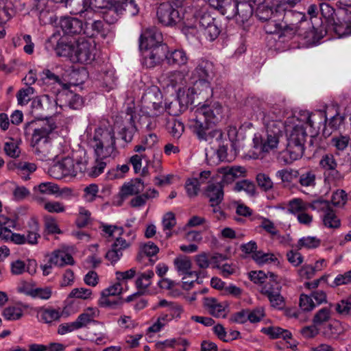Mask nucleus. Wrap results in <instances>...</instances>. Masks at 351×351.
<instances>
[{
    "label": "nucleus",
    "mask_w": 351,
    "mask_h": 351,
    "mask_svg": "<svg viewBox=\"0 0 351 351\" xmlns=\"http://www.w3.org/2000/svg\"><path fill=\"white\" fill-rule=\"evenodd\" d=\"M95 309L88 308L84 313H81L75 321L78 329L86 327L91 322H94L95 317Z\"/></svg>",
    "instance_id": "f704fd0d"
},
{
    "label": "nucleus",
    "mask_w": 351,
    "mask_h": 351,
    "mask_svg": "<svg viewBox=\"0 0 351 351\" xmlns=\"http://www.w3.org/2000/svg\"><path fill=\"white\" fill-rule=\"evenodd\" d=\"M154 273L149 270L141 274L136 280V286L138 289H146L151 285V279L154 277Z\"/></svg>",
    "instance_id": "a19ab883"
},
{
    "label": "nucleus",
    "mask_w": 351,
    "mask_h": 351,
    "mask_svg": "<svg viewBox=\"0 0 351 351\" xmlns=\"http://www.w3.org/2000/svg\"><path fill=\"white\" fill-rule=\"evenodd\" d=\"M279 123L272 121L267 125V138L261 140L260 145H256L257 148L263 152H269L277 147L279 143V135L281 132Z\"/></svg>",
    "instance_id": "2eb2a0df"
},
{
    "label": "nucleus",
    "mask_w": 351,
    "mask_h": 351,
    "mask_svg": "<svg viewBox=\"0 0 351 351\" xmlns=\"http://www.w3.org/2000/svg\"><path fill=\"white\" fill-rule=\"evenodd\" d=\"M298 182L301 186L313 189L316 185V175L313 171H307L301 173Z\"/></svg>",
    "instance_id": "4c0bfd02"
},
{
    "label": "nucleus",
    "mask_w": 351,
    "mask_h": 351,
    "mask_svg": "<svg viewBox=\"0 0 351 351\" xmlns=\"http://www.w3.org/2000/svg\"><path fill=\"white\" fill-rule=\"evenodd\" d=\"M37 187L41 193L47 195H61L64 191H71L69 189L65 188L60 192L58 185L49 182H42Z\"/></svg>",
    "instance_id": "e433bc0d"
},
{
    "label": "nucleus",
    "mask_w": 351,
    "mask_h": 351,
    "mask_svg": "<svg viewBox=\"0 0 351 351\" xmlns=\"http://www.w3.org/2000/svg\"><path fill=\"white\" fill-rule=\"evenodd\" d=\"M142 108L150 117H156L159 114L162 106V95L156 87L147 88L141 98Z\"/></svg>",
    "instance_id": "f8f14e48"
},
{
    "label": "nucleus",
    "mask_w": 351,
    "mask_h": 351,
    "mask_svg": "<svg viewBox=\"0 0 351 351\" xmlns=\"http://www.w3.org/2000/svg\"><path fill=\"white\" fill-rule=\"evenodd\" d=\"M271 306L276 309H282L285 306V301L280 292H276L267 298Z\"/></svg>",
    "instance_id": "680f3d73"
},
{
    "label": "nucleus",
    "mask_w": 351,
    "mask_h": 351,
    "mask_svg": "<svg viewBox=\"0 0 351 351\" xmlns=\"http://www.w3.org/2000/svg\"><path fill=\"white\" fill-rule=\"evenodd\" d=\"M38 319L44 323L50 324L60 317V313L53 308H40L37 311Z\"/></svg>",
    "instance_id": "c85d7f7f"
},
{
    "label": "nucleus",
    "mask_w": 351,
    "mask_h": 351,
    "mask_svg": "<svg viewBox=\"0 0 351 351\" xmlns=\"http://www.w3.org/2000/svg\"><path fill=\"white\" fill-rule=\"evenodd\" d=\"M261 332L269 335L272 339L282 338L283 339L287 340L291 339L292 336L291 332L278 326L263 328H262Z\"/></svg>",
    "instance_id": "473e14b6"
},
{
    "label": "nucleus",
    "mask_w": 351,
    "mask_h": 351,
    "mask_svg": "<svg viewBox=\"0 0 351 351\" xmlns=\"http://www.w3.org/2000/svg\"><path fill=\"white\" fill-rule=\"evenodd\" d=\"M104 160L97 156L95 164L91 167V171L89 173L90 176L97 177L104 171L107 164V162L104 161Z\"/></svg>",
    "instance_id": "69168bd1"
},
{
    "label": "nucleus",
    "mask_w": 351,
    "mask_h": 351,
    "mask_svg": "<svg viewBox=\"0 0 351 351\" xmlns=\"http://www.w3.org/2000/svg\"><path fill=\"white\" fill-rule=\"evenodd\" d=\"M347 193L343 190H337L332 193L331 202L336 206H342L347 202Z\"/></svg>",
    "instance_id": "bf43d9fd"
},
{
    "label": "nucleus",
    "mask_w": 351,
    "mask_h": 351,
    "mask_svg": "<svg viewBox=\"0 0 351 351\" xmlns=\"http://www.w3.org/2000/svg\"><path fill=\"white\" fill-rule=\"evenodd\" d=\"M256 181L258 186L265 191L273 188L274 183L269 176L265 173H258L256 176Z\"/></svg>",
    "instance_id": "13d9d810"
},
{
    "label": "nucleus",
    "mask_w": 351,
    "mask_h": 351,
    "mask_svg": "<svg viewBox=\"0 0 351 351\" xmlns=\"http://www.w3.org/2000/svg\"><path fill=\"white\" fill-rule=\"evenodd\" d=\"M306 136V130L302 125H296L292 129L287 139L286 151L282 156L285 163L290 164L303 156Z\"/></svg>",
    "instance_id": "6e6552de"
},
{
    "label": "nucleus",
    "mask_w": 351,
    "mask_h": 351,
    "mask_svg": "<svg viewBox=\"0 0 351 351\" xmlns=\"http://www.w3.org/2000/svg\"><path fill=\"white\" fill-rule=\"evenodd\" d=\"M222 107L219 103L211 106L204 105L197 108L190 116L189 127L200 141L209 143L222 142L223 133L220 130H210L211 123L221 118Z\"/></svg>",
    "instance_id": "f257e3e1"
},
{
    "label": "nucleus",
    "mask_w": 351,
    "mask_h": 351,
    "mask_svg": "<svg viewBox=\"0 0 351 351\" xmlns=\"http://www.w3.org/2000/svg\"><path fill=\"white\" fill-rule=\"evenodd\" d=\"M204 306L208 309L210 314L215 317H224L225 306L217 302L214 298L204 299Z\"/></svg>",
    "instance_id": "7c9ffc66"
},
{
    "label": "nucleus",
    "mask_w": 351,
    "mask_h": 351,
    "mask_svg": "<svg viewBox=\"0 0 351 351\" xmlns=\"http://www.w3.org/2000/svg\"><path fill=\"white\" fill-rule=\"evenodd\" d=\"M145 189V184L141 178H136L132 180L130 182L125 183L121 188L119 193L121 201L119 205L121 204L122 202L129 196L136 195L143 191Z\"/></svg>",
    "instance_id": "aec40b11"
},
{
    "label": "nucleus",
    "mask_w": 351,
    "mask_h": 351,
    "mask_svg": "<svg viewBox=\"0 0 351 351\" xmlns=\"http://www.w3.org/2000/svg\"><path fill=\"white\" fill-rule=\"evenodd\" d=\"M302 116H303L304 118H302L301 120L311 127L314 126L315 117L317 116L319 117L320 120L324 119V123H326L327 121L326 114L322 111H319L317 114L310 113L308 111H304Z\"/></svg>",
    "instance_id": "864d4df0"
},
{
    "label": "nucleus",
    "mask_w": 351,
    "mask_h": 351,
    "mask_svg": "<svg viewBox=\"0 0 351 351\" xmlns=\"http://www.w3.org/2000/svg\"><path fill=\"white\" fill-rule=\"evenodd\" d=\"M3 316L9 321L18 320L23 316V311L18 307L8 306L3 310Z\"/></svg>",
    "instance_id": "de8ad7c7"
},
{
    "label": "nucleus",
    "mask_w": 351,
    "mask_h": 351,
    "mask_svg": "<svg viewBox=\"0 0 351 351\" xmlns=\"http://www.w3.org/2000/svg\"><path fill=\"white\" fill-rule=\"evenodd\" d=\"M211 206H219L223 199V185L221 182L209 181L204 191Z\"/></svg>",
    "instance_id": "6ab92c4d"
},
{
    "label": "nucleus",
    "mask_w": 351,
    "mask_h": 351,
    "mask_svg": "<svg viewBox=\"0 0 351 351\" xmlns=\"http://www.w3.org/2000/svg\"><path fill=\"white\" fill-rule=\"evenodd\" d=\"M233 190L236 192L243 191L247 194L253 195L255 193V185L252 182L248 180H243L235 184Z\"/></svg>",
    "instance_id": "79ce46f5"
},
{
    "label": "nucleus",
    "mask_w": 351,
    "mask_h": 351,
    "mask_svg": "<svg viewBox=\"0 0 351 351\" xmlns=\"http://www.w3.org/2000/svg\"><path fill=\"white\" fill-rule=\"evenodd\" d=\"M141 51L142 64L147 69H152L160 65L165 60L166 52H167V45H162L143 48Z\"/></svg>",
    "instance_id": "ddd939ff"
},
{
    "label": "nucleus",
    "mask_w": 351,
    "mask_h": 351,
    "mask_svg": "<svg viewBox=\"0 0 351 351\" xmlns=\"http://www.w3.org/2000/svg\"><path fill=\"white\" fill-rule=\"evenodd\" d=\"M49 263L53 265L63 267L66 265H73L74 260L72 256L64 251L53 252L49 258Z\"/></svg>",
    "instance_id": "a878e982"
},
{
    "label": "nucleus",
    "mask_w": 351,
    "mask_h": 351,
    "mask_svg": "<svg viewBox=\"0 0 351 351\" xmlns=\"http://www.w3.org/2000/svg\"><path fill=\"white\" fill-rule=\"evenodd\" d=\"M188 195L191 197L197 195L199 191V182L197 178L189 179L185 184Z\"/></svg>",
    "instance_id": "6e6d98bb"
},
{
    "label": "nucleus",
    "mask_w": 351,
    "mask_h": 351,
    "mask_svg": "<svg viewBox=\"0 0 351 351\" xmlns=\"http://www.w3.org/2000/svg\"><path fill=\"white\" fill-rule=\"evenodd\" d=\"M62 40V38L60 36V34H52L46 41L45 43V49L51 52L53 51H57L58 47L60 45V43Z\"/></svg>",
    "instance_id": "5fc2aeb1"
},
{
    "label": "nucleus",
    "mask_w": 351,
    "mask_h": 351,
    "mask_svg": "<svg viewBox=\"0 0 351 351\" xmlns=\"http://www.w3.org/2000/svg\"><path fill=\"white\" fill-rule=\"evenodd\" d=\"M158 195V192L154 189H148L142 194H138L133 197L130 202V205L132 208H139L145 205L147 202L152 198H154Z\"/></svg>",
    "instance_id": "cd10ccee"
},
{
    "label": "nucleus",
    "mask_w": 351,
    "mask_h": 351,
    "mask_svg": "<svg viewBox=\"0 0 351 351\" xmlns=\"http://www.w3.org/2000/svg\"><path fill=\"white\" fill-rule=\"evenodd\" d=\"M315 204H319L320 208L324 211L323 223L326 227L330 228H338L340 226V219L337 217L335 211L330 206L329 202L315 201Z\"/></svg>",
    "instance_id": "412c9836"
},
{
    "label": "nucleus",
    "mask_w": 351,
    "mask_h": 351,
    "mask_svg": "<svg viewBox=\"0 0 351 351\" xmlns=\"http://www.w3.org/2000/svg\"><path fill=\"white\" fill-rule=\"evenodd\" d=\"M181 102H182V101H180L179 99H176L173 101L166 104L165 110L173 117L178 116L183 110V108H185L184 105L181 104Z\"/></svg>",
    "instance_id": "3c124183"
},
{
    "label": "nucleus",
    "mask_w": 351,
    "mask_h": 351,
    "mask_svg": "<svg viewBox=\"0 0 351 351\" xmlns=\"http://www.w3.org/2000/svg\"><path fill=\"white\" fill-rule=\"evenodd\" d=\"M219 173L222 175V178L219 182L222 184H229L233 182L245 173V169L242 167H221L217 169Z\"/></svg>",
    "instance_id": "b1692460"
},
{
    "label": "nucleus",
    "mask_w": 351,
    "mask_h": 351,
    "mask_svg": "<svg viewBox=\"0 0 351 351\" xmlns=\"http://www.w3.org/2000/svg\"><path fill=\"white\" fill-rule=\"evenodd\" d=\"M315 202L313 204L304 202L301 199L295 198L289 203L288 210L289 213L298 215L302 211H306L309 208L315 209Z\"/></svg>",
    "instance_id": "c756f323"
},
{
    "label": "nucleus",
    "mask_w": 351,
    "mask_h": 351,
    "mask_svg": "<svg viewBox=\"0 0 351 351\" xmlns=\"http://www.w3.org/2000/svg\"><path fill=\"white\" fill-rule=\"evenodd\" d=\"M121 8L117 5V1H114L103 12V19L106 23L112 25L116 23L120 18L121 14Z\"/></svg>",
    "instance_id": "bb28decb"
},
{
    "label": "nucleus",
    "mask_w": 351,
    "mask_h": 351,
    "mask_svg": "<svg viewBox=\"0 0 351 351\" xmlns=\"http://www.w3.org/2000/svg\"><path fill=\"white\" fill-rule=\"evenodd\" d=\"M209 4L213 7L214 8L218 10L220 13L223 15H225L227 12L228 6H230V4L232 0H208Z\"/></svg>",
    "instance_id": "0e129e2a"
},
{
    "label": "nucleus",
    "mask_w": 351,
    "mask_h": 351,
    "mask_svg": "<svg viewBox=\"0 0 351 351\" xmlns=\"http://www.w3.org/2000/svg\"><path fill=\"white\" fill-rule=\"evenodd\" d=\"M174 265L177 271L181 274L188 272L191 267V261L187 257L176 258L174 260Z\"/></svg>",
    "instance_id": "603ef678"
},
{
    "label": "nucleus",
    "mask_w": 351,
    "mask_h": 351,
    "mask_svg": "<svg viewBox=\"0 0 351 351\" xmlns=\"http://www.w3.org/2000/svg\"><path fill=\"white\" fill-rule=\"evenodd\" d=\"M56 128L54 121H47L34 130L32 145L34 148L35 154L41 160H53L57 156L49 138V135Z\"/></svg>",
    "instance_id": "20e7f679"
},
{
    "label": "nucleus",
    "mask_w": 351,
    "mask_h": 351,
    "mask_svg": "<svg viewBox=\"0 0 351 351\" xmlns=\"http://www.w3.org/2000/svg\"><path fill=\"white\" fill-rule=\"evenodd\" d=\"M215 75V69L213 63L206 59L198 61L195 69L192 72V78L194 80L193 86L186 92V106L193 104L192 95L201 94L202 92L212 93L211 81Z\"/></svg>",
    "instance_id": "f03ea898"
},
{
    "label": "nucleus",
    "mask_w": 351,
    "mask_h": 351,
    "mask_svg": "<svg viewBox=\"0 0 351 351\" xmlns=\"http://www.w3.org/2000/svg\"><path fill=\"white\" fill-rule=\"evenodd\" d=\"M89 143L98 158L101 159L114 158L116 149L115 136L111 127H100L96 129Z\"/></svg>",
    "instance_id": "423d86ee"
},
{
    "label": "nucleus",
    "mask_w": 351,
    "mask_h": 351,
    "mask_svg": "<svg viewBox=\"0 0 351 351\" xmlns=\"http://www.w3.org/2000/svg\"><path fill=\"white\" fill-rule=\"evenodd\" d=\"M169 321V316L167 313H162L157 319L156 322L148 328V332H159Z\"/></svg>",
    "instance_id": "09e8293b"
},
{
    "label": "nucleus",
    "mask_w": 351,
    "mask_h": 351,
    "mask_svg": "<svg viewBox=\"0 0 351 351\" xmlns=\"http://www.w3.org/2000/svg\"><path fill=\"white\" fill-rule=\"evenodd\" d=\"M319 10L321 12L322 16L326 19V21L328 23V24L334 27L335 31L336 26L339 25L343 23L341 22L340 23H337L336 21L337 14L335 10L329 4L324 3H320Z\"/></svg>",
    "instance_id": "2f4dec72"
},
{
    "label": "nucleus",
    "mask_w": 351,
    "mask_h": 351,
    "mask_svg": "<svg viewBox=\"0 0 351 351\" xmlns=\"http://www.w3.org/2000/svg\"><path fill=\"white\" fill-rule=\"evenodd\" d=\"M330 318V311L328 308L324 307L319 310L313 319L315 326H321L328 322Z\"/></svg>",
    "instance_id": "a18cd8bd"
},
{
    "label": "nucleus",
    "mask_w": 351,
    "mask_h": 351,
    "mask_svg": "<svg viewBox=\"0 0 351 351\" xmlns=\"http://www.w3.org/2000/svg\"><path fill=\"white\" fill-rule=\"evenodd\" d=\"M74 45L75 42H66L62 38L56 51L57 56L69 58L73 61Z\"/></svg>",
    "instance_id": "c9c22d12"
},
{
    "label": "nucleus",
    "mask_w": 351,
    "mask_h": 351,
    "mask_svg": "<svg viewBox=\"0 0 351 351\" xmlns=\"http://www.w3.org/2000/svg\"><path fill=\"white\" fill-rule=\"evenodd\" d=\"M60 27L65 34L73 36L84 32L83 23L81 20L70 16L60 19Z\"/></svg>",
    "instance_id": "5701e85b"
},
{
    "label": "nucleus",
    "mask_w": 351,
    "mask_h": 351,
    "mask_svg": "<svg viewBox=\"0 0 351 351\" xmlns=\"http://www.w3.org/2000/svg\"><path fill=\"white\" fill-rule=\"evenodd\" d=\"M121 9V14L125 12L130 16H135L139 12L138 5L134 0L116 1Z\"/></svg>",
    "instance_id": "58836bf2"
},
{
    "label": "nucleus",
    "mask_w": 351,
    "mask_h": 351,
    "mask_svg": "<svg viewBox=\"0 0 351 351\" xmlns=\"http://www.w3.org/2000/svg\"><path fill=\"white\" fill-rule=\"evenodd\" d=\"M130 245V241H127L120 237H117L112 245L111 249L106 253V259L110 261L111 263H117L123 256L122 251L129 247Z\"/></svg>",
    "instance_id": "4be33fe9"
},
{
    "label": "nucleus",
    "mask_w": 351,
    "mask_h": 351,
    "mask_svg": "<svg viewBox=\"0 0 351 351\" xmlns=\"http://www.w3.org/2000/svg\"><path fill=\"white\" fill-rule=\"evenodd\" d=\"M51 295L52 289L50 287L35 288L29 293V296L34 298H38L42 300H48L51 298Z\"/></svg>",
    "instance_id": "49530a36"
},
{
    "label": "nucleus",
    "mask_w": 351,
    "mask_h": 351,
    "mask_svg": "<svg viewBox=\"0 0 351 351\" xmlns=\"http://www.w3.org/2000/svg\"><path fill=\"white\" fill-rule=\"evenodd\" d=\"M188 56L182 49H175L172 51L166 52L165 60L167 63L172 66H181L185 65L188 62Z\"/></svg>",
    "instance_id": "393cba45"
},
{
    "label": "nucleus",
    "mask_w": 351,
    "mask_h": 351,
    "mask_svg": "<svg viewBox=\"0 0 351 351\" xmlns=\"http://www.w3.org/2000/svg\"><path fill=\"white\" fill-rule=\"evenodd\" d=\"M10 142H6L4 145V151L5 154L11 158H16L19 156L20 149L16 143L12 139Z\"/></svg>",
    "instance_id": "338daca9"
},
{
    "label": "nucleus",
    "mask_w": 351,
    "mask_h": 351,
    "mask_svg": "<svg viewBox=\"0 0 351 351\" xmlns=\"http://www.w3.org/2000/svg\"><path fill=\"white\" fill-rule=\"evenodd\" d=\"M311 296L301 294L300 297V306L304 311H310L315 307Z\"/></svg>",
    "instance_id": "e2e57ef3"
},
{
    "label": "nucleus",
    "mask_w": 351,
    "mask_h": 351,
    "mask_svg": "<svg viewBox=\"0 0 351 351\" xmlns=\"http://www.w3.org/2000/svg\"><path fill=\"white\" fill-rule=\"evenodd\" d=\"M281 287L278 282H266L261 288V293L265 295L267 298L271 296V295L276 292H280Z\"/></svg>",
    "instance_id": "8fccbe9b"
},
{
    "label": "nucleus",
    "mask_w": 351,
    "mask_h": 351,
    "mask_svg": "<svg viewBox=\"0 0 351 351\" xmlns=\"http://www.w3.org/2000/svg\"><path fill=\"white\" fill-rule=\"evenodd\" d=\"M252 258L258 264H263L274 261V254L256 251L252 254Z\"/></svg>",
    "instance_id": "774afa93"
},
{
    "label": "nucleus",
    "mask_w": 351,
    "mask_h": 351,
    "mask_svg": "<svg viewBox=\"0 0 351 351\" xmlns=\"http://www.w3.org/2000/svg\"><path fill=\"white\" fill-rule=\"evenodd\" d=\"M156 18L158 23L164 26L175 25L180 20L178 10L167 1L157 7Z\"/></svg>",
    "instance_id": "4468645a"
},
{
    "label": "nucleus",
    "mask_w": 351,
    "mask_h": 351,
    "mask_svg": "<svg viewBox=\"0 0 351 351\" xmlns=\"http://www.w3.org/2000/svg\"><path fill=\"white\" fill-rule=\"evenodd\" d=\"M110 296V295L101 293V297L98 300L99 305L101 307L110 308L112 309H115L118 306L122 305L123 301L120 298L117 300H111L109 298Z\"/></svg>",
    "instance_id": "c03bdc74"
},
{
    "label": "nucleus",
    "mask_w": 351,
    "mask_h": 351,
    "mask_svg": "<svg viewBox=\"0 0 351 351\" xmlns=\"http://www.w3.org/2000/svg\"><path fill=\"white\" fill-rule=\"evenodd\" d=\"M76 3L79 7L73 8L71 12L79 14L85 20H90L97 10H105L112 3L109 0H71L70 5L75 6Z\"/></svg>",
    "instance_id": "1a4fd4ad"
},
{
    "label": "nucleus",
    "mask_w": 351,
    "mask_h": 351,
    "mask_svg": "<svg viewBox=\"0 0 351 351\" xmlns=\"http://www.w3.org/2000/svg\"><path fill=\"white\" fill-rule=\"evenodd\" d=\"M225 14L228 20L232 19L239 25L247 21L252 16L253 8L247 1L232 0Z\"/></svg>",
    "instance_id": "9d476101"
},
{
    "label": "nucleus",
    "mask_w": 351,
    "mask_h": 351,
    "mask_svg": "<svg viewBox=\"0 0 351 351\" xmlns=\"http://www.w3.org/2000/svg\"><path fill=\"white\" fill-rule=\"evenodd\" d=\"M52 104L50 102L49 97L47 95L40 98L36 97L33 99L31 107V113L35 119L43 120L46 121H50L48 117H51V112L50 110ZM53 121L52 120H51Z\"/></svg>",
    "instance_id": "dca6fc26"
},
{
    "label": "nucleus",
    "mask_w": 351,
    "mask_h": 351,
    "mask_svg": "<svg viewBox=\"0 0 351 351\" xmlns=\"http://www.w3.org/2000/svg\"><path fill=\"white\" fill-rule=\"evenodd\" d=\"M95 45L91 39L80 37L75 41L73 62L88 64L95 58Z\"/></svg>",
    "instance_id": "9b49d317"
},
{
    "label": "nucleus",
    "mask_w": 351,
    "mask_h": 351,
    "mask_svg": "<svg viewBox=\"0 0 351 351\" xmlns=\"http://www.w3.org/2000/svg\"><path fill=\"white\" fill-rule=\"evenodd\" d=\"M193 17L195 20L196 24L195 25H186L182 31L186 34L189 29L199 28L204 31L205 36L210 41L214 40L218 37L221 32V29L218 26L215 19L212 17L206 5L196 8L193 13Z\"/></svg>",
    "instance_id": "0eeeda50"
},
{
    "label": "nucleus",
    "mask_w": 351,
    "mask_h": 351,
    "mask_svg": "<svg viewBox=\"0 0 351 351\" xmlns=\"http://www.w3.org/2000/svg\"><path fill=\"white\" fill-rule=\"evenodd\" d=\"M319 165L326 171L334 170L337 167V163L332 154L324 155L319 161Z\"/></svg>",
    "instance_id": "4d7b16f0"
},
{
    "label": "nucleus",
    "mask_w": 351,
    "mask_h": 351,
    "mask_svg": "<svg viewBox=\"0 0 351 351\" xmlns=\"http://www.w3.org/2000/svg\"><path fill=\"white\" fill-rule=\"evenodd\" d=\"M90 219V213L84 208H80L79 215L76 219V224L80 228L86 226Z\"/></svg>",
    "instance_id": "052dcab7"
},
{
    "label": "nucleus",
    "mask_w": 351,
    "mask_h": 351,
    "mask_svg": "<svg viewBox=\"0 0 351 351\" xmlns=\"http://www.w3.org/2000/svg\"><path fill=\"white\" fill-rule=\"evenodd\" d=\"M285 25L280 27L284 32L297 34L306 40V43H314L318 26L313 21H309L304 12L291 10L283 17Z\"/></svg>",
    "instance_id": "7ed1b4c3"
},
{
    "label": "nucleus",
    "mask_w": 351,
    "mask_h": 351,
    "mask_svg": "<svg viewBox=\"0 0 351 351\" xmlns=\"http://www.w3.org/2000/svg\"><path fill=\"white\" fill-rule=\"evenodd\" d=\"M341 4L347 8L338 12V14H343V23L336 26L335 33L343 37L351 34V0H340Z\"/></svg>",
    "instance_id": "a211bd4d"
},
{
    "label": "nucleus",
    "mask_w": 351,
    "mask_h": 351,
    "mask_svg": "<svg viewBox=\"0 0 351 351\" xmlns=\"http://www.w3.org/2000/svg\"><path fill=\"white\" fill-rule=\"evenodd\" d=\"M88 158L84 150L77 152L76 158L66 157L53 165L49 169L51 176L56 179H62L66 176H75L77 173L87 171Z\"/></svg>",
    "instance_id": "39448f33"
},
{
    "label": "nucleus",
    "mask_w": 351,
    "mask_h": 351,
    "mask_svg": "<svg viewBox=\"0 0 351 351\" xmlns=\"http://www.w3.org/2000/svg\"><path fill=\"white\" fill-rule=\"evenodd\" d=\"M335 308L340 315H349L351 311V295L335 304Z\"/></svg>",
    "instance_id": "37998d69"
},
{
    "label": "nucleus",
    "mask_w": 351,
    "mask_h": 351,
    "mask_svg": "<svg viewBox=\"0 0 351 351\" xmlns=\"http://www.w3.org/2000/svg\"><path fill=\"white\" fill-rule=\"evenodd\" d=\"M320 240L315 237H304L299 239L295 247L298 250L303 247L305 248H316L320 245Z\"/></svg>",
    "instance_id": "ea45409f"
},
{
    "label": "nucleus",
    "mask_w": 351,
    "mask_h": 351,
    "mask_svg": "<svg viewBox=\"0 0 351 351\" xmlns=\"http://www.w3.org/2000/svg\"><path fill=\"white\" fill-rule=\"evenodd\" d=\"M162 35L156 27L146 29L139 38V49L154 47V46L162 45Z\"/></svg>",
    "instance_id": "f3484780"
},
{
    "label": "nucleus",
    "mask_w": 351,
    "mask_h": 351,
    "mask_svg": "<svg viewBox=\"0 0 351 351\" xmlns=\"http://www.w3.org/2000/svg\"><path fill=\"white\" fill-rule=\"evenodd\" d=\"M167 128L171 136L178 139L184 132V127L183 123L174 117L169 119L167 122Z\"/></svg>",
    "instance_id": "72a5a7b5"
}]
</instances>
